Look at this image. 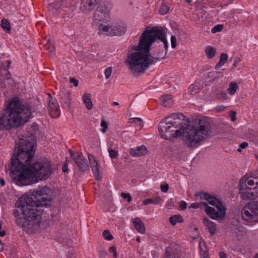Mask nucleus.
Wrapping results in <instances>:
<instances>
[{
  "mask_svg": "<svg viewBox=\"0 0 258 258\" xmlns=\"http://www.w3.org/2000/svg\"><path fill=\"white\" fill-rule=\"evenodd\" d=\"M189 120L180 113H174L160 121L158 130L161 137L166 140L184 136V142L191 149L199 146L212 133L207 118L199 117L192 121L189 128Z\"/></svg>",
  "mask_w": 258,
  "mask_h": 258,
  "instance_id": "f257e3e1",
  "label": "nucleus"
},
{
  "mask_svg": "<svg viewBox=\"0 0 258 258\" xmlns=\"http://www.w3.org/2000/svg\"><path fill=\"white\" fill-rule=\"evenodd\" d=\"M30 195L25 194L15 204L17 208L14 214L17 217V225L23 229L36 230L41 223L40 217L36 213L37 208L47 206L51 201V190L47 186L30 190Z\"/></svg>",
  "mask_w": 258,
  "mask_h": 258,
  "instance_id": "f03ea898",
  "label": "nucleus"
},
{
  "mask_svg": "<svg viewBox=\"0 0 258 258\" xmlns=\"http://www.w3.org/2000/svg\"><path fill=\"white\" fill-rule=\"evenodd\" d=\"M161 41L165 49L168 47L165 32L162 28L154 27L146 30L142 34L137 46H134L128 52V64H153L161 63L163 57H157L150 53V47L156 41Z\"/></svg>",
  "mask_w": 258,
  "mask_h": 258,
  "instance_id": "7ed1b4c3",
  "label": "nucleus"
},
{
  "mask_svg": "<svg viewBox=\"0 0 258 258\" xmlns=\"http://www.w3.org/2000/svg\"><path fill=\"white\" fill-rule=\"evenodd\" d=\"M26 162L15 167L10 173L12 181L18 186H26L48 178L52 173V168L48 162Z\"/></svg>",
  "mask_w": 258,
  "mask_h": 258,
  "instance_id": "20e7f679",
  "label": "nucleus"
},
{
  "mask_svg": "<svg viewBox=\"0 0 258 258\" xmlns=\"http://www.w3.org/2000/svg\"><path fill=\"white\" fill-rule=\"evenodd\" d=\"M32 117L30 105L14 98L9 103L6 113L0 117V130L21 126Z\"/></svg>",
  "mask_w": 258,
  "mask_h": 258,
  "instance_id": "39448f33",
  "label": "nucleus"
},
{
  "mask_svg": "<svg viewBox=\"0 0 258 258\" xmlns=\"http://www.w3.org/2000/svg\"><path fill=\"white\" fill-rule=\"evenodd\" d=\"M35 140L30 136H22L19 137L18 141L15 140L14 153L11 158L9 168L10 173L15 171V167H18V165H23L32 161L35 152Z\"/></svg>",
  "mask_w": 258,
  "mask_h": 258,
  "instance_id": "423d86ee",
  "label": "nucleus"
},
{
  "mask_svg": "<svg viewBox=\"0 0 258 258\" xmlns=\"http://www.w3.org/2000/svg\"><path fill=\"white\" fill-rule=\"evenodd\" d=\"M200 198L204 199L208 201L211 205L216 207H210L206 202H201V206L205 207V212L212 219L220 220L223 219L225 215L226 208L223 205L222 202L215 197L211 196L207 192L200 194Z\"/></svg>",
  "mask_w": 258,
  "mask_h": 258,
  "instance_id": "0eeeda50",
  "label": "nucleus"
},
{
  "mask_svg": "<svg viewBox=\"0 0 258 258\" xmlns=\"http://www.w3.org/2000/svg\"><path fill=\"white\" fill-rule=\"evenodd\" d=\"M112 7L111 2H105L103 5L96 8L93 14V20L94 24L97 26L99 31L100 25H106L110 21Z\"/></svg>",
  "mask_w": 258,
  "mask_h": 258,
  "instance_id": "6e6552de",
  "label": "nucleus"
},
{
  "mask_svg": "<svg viewBox=\"0 0 258 258\" xmlns=\"http://www.w3.org/2000/svg\"><path fill=\"white\" fill-rule=\"evenodd\" d=\"M126 31V26L122 22H114L110 26L108 24L99 26V32L108 36H121L125 34Z\"/></svg>",
  "mask_w": 258,
  "mask_h": 258,
  "instance_id": "1a4fd4ad",
  "label": "nucleus"
},
{
  "mask_svg": "<svg viewBox=\"0 0 258 258\" xmlns=\"http://www.w3.org/2000/svg\"><path fill=\"white\" fill-rule=\"evenodd\" d=\"M239 193L244 200H252L258 197V187L255 185L249 186L246 180L240 179L239 181Z\"/></svg>",
  "mask_w": 258,
  "mask_h": 258,
  "instance_id": "9d476101",
  "label": "nucleus"
},
{
  "mask_svg": "<svg viewBox=\"0 0 258 258\" xmlns=\"http://www.w3.org/2000/svg\"><path fill=\"white\" fill-rule=\"evenodd\" d=\"M241 217L246 221L258 222V202H250L241 211Z\"/></svg>",
  "mask_w": 258,
  "mask_h": 258,
  "instance_id": "9b49d317",
  "label": "nucleus"
},
{
  "mask_svg": "<svg viewBox=\"0 0 258 258\" xmlns=\"http://www.w3.org/2000/svg\"><path fill=\"white\" fill-rule=\"evenodd\" d=\"M73 160L81 171L85 172L89 170V167L87 160L84 157L82 153H78V156Z\"/></svg>",
  "mask_w": 258,
  "mask_h": 258,
  "instance_id": "f8f14e48",
  "label": "nucleus"
},
{
  "mask_svg": "<svg viewBox=\"0 0 258 258\" xmlns=\"http://www.w3.org/2000/svg\"><path fill=\"white\" fill-rule=\"evenodd\" d=\"M51 99L48 102V112L52 117L55 118L60 115L59 105L55 99H53L51 96L49 95Z\"/></svg>",
  "mask_w": 258,
  "mask_h": 258,
  "instance_id": "ddd939ff",
  "label": "nucleus"
},
{
  "mask_svg": "<svg viewBox=\"0 0 258 258\" xmlns=\"http://www.w3.org/2000/svg\"><path fill=\"white\" fill-rule=\"evenodd\" d=\"M100 2L96 0H82L80 9L84 13H88L92 11L96 6Z\"/></svg>",
  "mask_w": 258,
  "mask_h": 258,
  "instance_id": "4468645a",
  "label": "nucleus"
},
{
  "mask_svg": "<svg viewBox=\"0 0 258 258\" xmlns=\"http://www.w3.org/2000/svg\"><path fill=\"white\" fill-rule=\"evenodd\" d=\"M149 66H128L131 73L135 77L144 74L149 68Z\"/></svg>",
  "mask_w": 258,
  "mask_h": 258,
  "instance_id": "2eb2a0df",
  "label": "nucleus"
},
{
  "mask_svg": "<svg viewBox=\"0 0 258 258\" xmlns=\"http://www.w3.org/2000/svg\"><path fill=\"white\" fill-rule=\"evenodd\" d=\"M88 159L94 176L97 180H100L101 178L99 177L98 163L96 159L93 155L90 154H88Z\"/></svg>",
  "mask_w": 258,
  "mask_h": 258,
  "instance_id": "dca6fc26",
  "label": "nucleus"
},
{
  "mask_svg": "<svg viewBox=\"0 0 258 258\" xmlns=\"http://www.w3.org/2000/svg\"><path fill=\"white\" fill-rule=\"evenodd\" d=\"M147 149L145 146L137 147L135 149L132 148L130 153L132 156L139 157L144 156L147 154Z\"/></svg>",
  "mask_w": 258,
  "mask_h": 258,
  "instance_id": "f3484780",
  "label": "nucleus"
},
{
  "mask_svg": "<svg viewBox=\"0 0 258 258\" xmlns=\"http://www.w3.org/2000/svg\"><path fill=\"white\" fill-rule=\"evenodd\" d=\"M135 228L140 233L143 234L145 232L146 228L144 223L139 217H136L133 220Z\"/></svg>",
  "mask_w": 258,
  "mask_h": 258,
  "instance_id": "a211bd4d",
  "label": "nucleus"
},
{
  "mask_svg": "<svg viewBox=\"0 0 258 258\" xmlns=\"http://www.w3.org/2000/svg\"><path fill=\"white\" fill-rule=\"evenodd\" d=\"M159 99L161 104L165 107H169L173 104V99L170 95L164 94L161 96Z\"/></svg>",
  "mask_w": 258,
  "mask_h": 258,
  "instance_id": "6ab92c4d",
  "label": "nucleus"
},
{
  "mask_svg": "<svg viewBox=\"0 0 258 258\" xmlns=\"http://www.w3.org/2000/svg\"><path fill=\"white\" fill-rule=\"evenodd\" d=\"M83 103L86 107L90 110L93 108V103L91 99V94L85 93L83 96Z\"/></svg>",
  "mask_w": 258,
  "mask_h": 258,
  "instance_id": "aec40b11",
  "label": "nucleus"
},
{
  "mask_svg": "<svg viewBox=\"0 0 258 258\" xmlns=\"http://www.w3.org/2000/svg\"><path fill=\"white\" fill-rule=\"evenodd\" d=\"M251 177L252 179L247 180V184L249 186H254L255 185L258 187V169L252 173Z\"/></svg>",
  "mask_w": 258,
  "mask_h": 258,
  "instance_id": "412c9836",
  "label": "nucleus"
},
{
  "mask_svg": "<svg viewBox=\"0 0 258 258\" xmlns=\"http://www.w3.org/2000/svg\"><path fill=\"white\" fill-rule=\"evenodd\" d=\"M183 221L182 216L180 215H175L169 218V222L172 225H175L178 223H181Z\"/></svg>",
  "mask_w": 258,
  "mask_h": 258,
  "instance_id": "4be33fe9",
  "label": "nucleus"
},
{
  "mask_svg": "<svg viewBox=\"0 0 258 258\" xmlns=\"http://www.w3.org/2000/svg\"><path fill=\"white\" fill-rule=\"evenodd\" d=\"M48 6L55 9L59 8L63 2V0H48Z\"/></svg>",
  "mask_w": 258,
  "mask_h": 258,
  "instance_id": "5701e85b",
  "label": "nucleus"
},
{
  "mask_svg": "<svg viewBox=\"0 0 258 258\" xmlns=\"http://www.w3.org/2000/svg\"><path fill=\"white\" fill-rule=\"evenodd\" d=\"M160 200L161 198L159 197H157L154 199H146L144 200L143 203L144 205H146L149 204L156 205L160 202Z\"/></svg>",
  "mask_w": 258,
  "mask_h": 258,
  "instance_id": "b1692460",
  "label": "nucleus"
},
{
  "mask_svg": "<svg viewBox=\"0 0 258 258\" xmlns=\"http://www.w3.org/2000/svg\"><path fill=\"white\" fill-rule=\"evenodd\" d=\"M205 52L207 57L208 58H211L215 55L216 50L214 47L209 46L206 49Z\"/></svg>",
  "mask_w": 258,
  "mask_h": 258,
  "instance_id": "393cba45",
  "label": "nucleus"
},
{
  "mask_svg": "<svg viewBox=\"0 0 258 258\" xmlns=\"http://www.w3.org/2000/svg\"><path fill=\"white\" fill-rule=\"evenodd\" d=\"M1 27L7 32H10L11 31V25L10 22L6 19H3L1 21Z\"/></svg>",
  "mask_w": 258,
  "mask_h": 258,
  "instance_id": "a878e982",
  "label": "nucleus"
},
{
  "mask_svg": "<svg viewBox=\"0 0 258 258\" xmlns=\"http://www.w3.org/2000/svg\"><path fill=\"white\" fill-rule=\"evenodd\" d=\"M238 89V85L236 82H231L229 87L228 88V93L231 95H233Z\"/></svg>",
  "mask_w": 258,
  "mask_h": 258,
  "instance_id": "bb28decb",
  "label": "nucleus"
},
{
  "mask_svg": "<svg viewBox=\"0 0 258 258\" xmlns=\"http://www.w3.org/2000/svg\"><path fill=\"white\" fill-rule=\"evenodd\" d=\"M207 227L208 228L211 236H214L216 233V229L214 222L209 223Z\"/></svg>",
  "mask_w": 258,
  "mask_h": 258,
  "instance_id": "cd10ccee",
  "label": "nucleus"
},
{
  "mask_svg": "<svg viewBox=\"0 0 258 258\" xmlns=\"http://www.w3.org/2000/svg\"><path fill=\"white\" fill-rule=\"evenodd\" d=\"M60 95L61 99H63L64 98V102L65 104H68V106L69 107L70 104V102L71 100V97L70 96L69 93H68L67 94H66L65 93L62 92Z\"/></svg>",
  "mask_w": 258,
  "mask_h": 258,
  "instance_id": "c85d7f7f",
  "label": "nucleus"
},
{
  "mask_svg": "<svg viewBox=\"0 0 258 258\" xmlns=\"http://www.w3.org/2000/svg\"><path fill=\"white\" fill-rule=\"evenodd\" d=\"M241 61V56L239 55H233L229 59V61L232 64H237Z\"/></svg>",
  "mask_w": 258,
  "mask_h": 258,
  "instance_id": "c756f323",
  "label": "nucleus"
},
{
  "mask_svg": "<svg viewBox=\"0 0 258 258\" xmlns=\"http://www.w3.org/2000/svg\"><path fill=\"white\" fill-rule=\"evenodd\" d=\"M228 58V56L226 53H222L220 56V61L217 63V64H224L225 63Z\"/></svg>",
  "mask_w": 258,
  "mask_h": 258,
  "instance_id": "7c9ffc66",
  "label": "nucleus"
},
{
  "mask_svg": "<svg viewBox=\"0 0 258 258\" xmlns=\"http://www.w3.org/2000/svg\"><path fill=\"white\" fill-rule=\"evenodd\" d=\"M164 258H176L172 253V248L170 246L166 248Z\"/></svg>",
  "mask_w": 258,
  "mask_h": 258,
  "instance_id": "2f4dec72",
  "label": "nucleus"
},
{
  "mask_svg": "<svg viewBox=\"0 0 258 258\" xmlns=\"http://www.w3.org/2000/svg\"><path fill=\"white\" fill-rule=\"evenodd\" d=\"M103 235L104 238L107 240H111L113 239V237L112 234H111L109 230H105L103 232Z\"/></svg>",
  "mask_w": 258,
  "mask_h": 258,
  "instance_id": "473e14b6",
  "label": "nucleus"
},
{
  "mask_svg": "<svg viewBox=\"0 0 258 258\" xmlns=\"http://www.w3.org/2000/svg\"><path fill=\"white\" fill-rule=\"evenodd\" d=\"M223 28V25H220V24L216 25L212 29L211 32L212 33L220 32L222 30Z\"/></svg>",
  "mask_w": 258,
  "mask_h": 258,
  "instance_id": "72a5a7b5",
  "label": "nucleus"
},
{
  "mask_svg": "<svg viewBox=\"0 0 258 258\" xmlns=\"http://www.w3.org/2000/svg\"><path fill=\"white\" fill-rule=\"evenodd\" d=\"M169 7L165 4H162L159 10V13L161 15L166 14L169 11Z\"/></svg>",
  "mask_w": 258,
  "mask_h": 258,
  "instance_id": "f704fd0d",
  "label": "nucleus"
},
{
  "mask_svg": "<svg viewBox=\"0 0 258 258\" xmlns=\"http://www.w3.org/2000/svg\"><path fill=\"white\" fill-rule=\"evenodd\" d=\"M232 228H233L234 230H238L240 223L237 219H233L231 221Z\"/></svg>",
  "mask_w": 258,
  "mask_h": 258,
  "instance_id": "c9c22d12",
  "label": "nucleus"
},
{
  "mask_svg": "<svg viewBox=\"0 0 258 258\" xmlns=\"http://www.w3.org/2000/svg\"><path fill=\"white\" fill-rule=\"evenodd\" d=\"M47 47V50L48 51L49 54L51 56H53L55 55V47L53 45L49 44Z\"/></svg>",
  "mask_w": 258,
  "mask_h": 258,
  "instance_id": "e433bc0d",
  "label": "nucleus"
},
{
  "mask_svg": "<svg viewBox=\"0 0 258 258\" xmlns=\"http://www.w3.org/2000/svg\"><path fill=\"white\" fill-rule=\"evenodd\" d=\"M108 152H109V156L111 159H115L117 157V156H118L117 151L110 149L109 150Z\"/></svg>",
  "mask_w": 258,
  "mask_h": 258,
  "instance_id": "4c0bfd02",
  "label": "nucleus"
},
{
  "mask_svg": "<svg viewBox=\"0 0 258 258\" xmlns=\"http://www.w3.org/2000/svg\"><path fill=\"white\" fill-rule=\"evenodd\" d=\"M100 125L102 127V133H105L106 132V130L108 128L107 123L104 119H102Z\"/></svg>",
  "mask_w": 258,
  "mask_h": 258,
  "instance_id": "58836bf2",
  "label": "nucleus"
},
{
  "mask_svg": "<svg viewBox=\"0 0 258 258\" xmlns=\"http://www.w3.org/2000/svg\"><path fill=\"white\" fill-rule=\"evenodd\" d=\"M112 71V67H108L105 70L104 74H105L106 79H108L110 77V76L111 74Z\"/></svg>",
  "mask_w": 258,
  "mask_h": 258,
  "instance_id": "ea45409f",
  "label": "nucleus"
},
{
  "mask_svg": "<svg viewBox=\"0 0 258 258\" xmlns=\"http://www.w3.org/2000/svg\"><path fill=\"white\" fill-rule=\"evenodd\" d=\"M120 196L124 199H127L128 202H130L132 201V197L130 194L121 192Z\"/></svg>",
  "mask_w": 258,
  "mask_h": 258,
  "instance_id": "a19ab883",
  "label": "nucleus"
},
{
  "mask_svg": "<svg viewBox=\"0 0 258 258\" xmlns=\"http://www.w3.org/2000/svg\"><path fill=\"white\" fill-rule=\"evenodd\" d=\"M236 112L235 111L232 110L230 111L229 116L232 121H235L236 120Z\"/></svg>",
  "mask_w": 258,
  "mask_h": 258,
  "instance_id": "79ce46f5",
  "label": "nucleus"
},
{
  "mask_svg": "<svg viewBox=\"0 0 258 258\" xmlns=\"http://www.w3.org/2000/svg\"><path fill=\"white\" fill-rule=\"evenodd\" d=\"M160 188L162 191L166 192L169 189V185L167 183L161 184Z\"/></svg>",
  "mask_w": 258,
  "mask_h": 258,
  "instance_id": "37998d69",
  "label": "nucleus"
},
{
  "mask_svg": "<svg viewBox=\"0 0 258 258\" xmlns=\"http://www.w3.org/2000/svg\"><path fill=\"white\" fill-rule=\"evenodd\" d=\"M130 120L132 122H136L139 125H142V119L140 118H131Z\"/></svg>",
  "mask_w": 258,
  "mask_h": 258,
  "instance_id": "c03bdc74",
  "label": "nucleus"
},
{
  "mask_svg": "<svg viewBox=\"0 0 258 258\" xmlns=\"http://www.w3.org/2000/svg\"><path fill=\"white\" fill-rule=\"evenodd\" d=\"M69 81L71 83H73L75 87H78L79 85V81L75 78H70Z\"/></svg>",
  "mask_w": 258,
  "mask_h": 258,
  "instance_id": "a18cd8bd",
  "label": "nucleus"
},
{
  "mask_svg": "<svg viewBox=\"0 0 258 258\" xmlns=\"http://www.w3.org/2000/svg\"><path fill=\"white\" fill-rule=\"evenodd\" d=\"M248 146V143L247 142H243L239 145L240 148L237 149V151L240 152L241 151V149H244Z\"/></svg>",
  "mask_w": 258,
  "mask_h": 258,
  "instance_id": "49530a36",
  "label": "nucleus"
},
{
  "mask_svg": "<svg viewBox=\"0 0 258 258\" xmlns=\"http://www.w3.org/2000/svg\"><path fill=\"white\" fill-rule=\"evenodd\" d=\"M187 207L186 203L184 201H181L179 205V208L181 210H184L186 209Z\"/></svg>",
  "mask_w": 258,
  "mask_h": 258,
  "instance_id": "de8ad7c7",
  "label": "nucleus"
},
{
  "mask_svg": "<svg viewBox=\"0 0 258 258\" xmlns=\"http://www.w3.org/2000/svg\"><path fill=\"white\" fill-rule=\"evenodd\" d=\"M176 41V38L175 36H171V47L173 48H175L176 46V44H175Z\"/></svg>",
  "mask_w": 258,
  "mask_h": 258,
  "instance_id": "09e8293b",
  "label": "nucleus"
},
{
  "mask_svg": "<svg viewBox=\"0 0 258 258\" xmlns=\"http://www.w3.org/2000/svg\"><path fill=\"white\" fill-rule=\"evenodd\" d=\"M201 207V204L199 203H195L191 204L189 208H194V209H197Z\"/></svg>",
  "mask_w": 258,
  "mask_h": 258,
  "instance_id": "8fccbe9b",
  "label": "nucleus"
},
{
  "mask_svg": "<svg viewBox=\"0 0 258 258\" xmlns=\"http://www.w3.org/2000/svg\"><path fill=\"white\" fill-rule=\"evenodd\" d=\"M68 160L67 159H66V163L64 164V165H63L62 166V171L63 172L66 173V172H68V171H69V169H68Z\"/></svg>",
  "mask_w": 258,
  "mask_h": 258,
  "instance_id": "3c124183",
  "label": "nucleus"
},
{
  "mask_svg": "<svg viewBox=\"0 0 258 258\" xmlns=\"http://www.w3.org/2000/svg\"><path fill=\"white\" fill-rule=\"evenodd\" d=\"M69 152L71 154V156L72 158L73 159V160H74L75 159V158H76V156H78V153L74 152L71 149L69 150Z\"/></svg>",
  "mask_w": 258,
  "mask_h": 258,
  "instance_id": "603ef678",
  "label": "nucleus"
},
{
  "mask_svg": "<svg viewBox=\"0 0 258 258\" xmlns=\"http://www.w3.org/2000/svg\"><path fill=\"white\" fill-rule=\"evenodd\" d=\"M196 86L195 85H191L189 87V93L190 94L192 95L195 92Z\"/></svg>",
  "mask_w": 258,
  "mask_h": 258,
  "instance_id": "864d4df0",
  "label": "nucleus"
},
{
  "mask_svg": "<svg viewBox=\"0 0 258 258\" xmlns=\"http://www.w3.org/2000/svg\"><path fill=\"white\" fill-rule=\"evenodd\" d=\"M108 250L109 252L114 253H115V251H116V248L114 246H112L109 248Z\"/></svg>",
  "mask_w": 258,
  "mask_h": 258,
  "instance_id": "5fc2aeb1",
  "label": "nucleus"
},
{
  "mask_svg": "<svg viewBox=\"0 0 258 258\" xmlns=\"http://www.w3.org/2000/svg\"><path fill=\"white\" fill-rule=\"evenodd\" d=\"M203 222L206 224V226H208L209 223H213V222L209 220L208 218H204L203 219Z\"/></svg>",
  "mask_w": 258,
  "mask_h": 258,
  "instance_id": "6e6d98bb",
  "label": "nucleus"
},
{
  "mask_svg": "<svg viewBox=\"0 0 258 258\" xmlns=\"http://www.w3.org/2000/svg\"><path fill=\"white\" fill-rule=\"evenodd\" d=\"M219 257L220 258H227V255L223 251H220L219 252Z\"/></svg>",
  "mask_w": 258,
  "mask_h": 258,
  "instance_id": "4d7b16f0",
  "label": "nucleus"
},
{
  "mask_svg": "<svg viewBox=\"0 0 258 258\" xmlns=\"http://www.w3.org/2000/svg\"><path fill=\"white\" fill-rule=\"evenodd\" d=\"M202 258H209L208 255V252L205 251L202 254Z\"/></svg>",
  "mask_w": 258,
  "mask_h": 258,
  "instance_id": "13d9d810",
  "label": "nucleus"
},
{
  "mask_svg": "<svg viewBox=\"0 0 258 258\" xmlns=\"http://www.w3.org/2000/svg\"><path fill=\"white\" fill-rule=\"evenodd\" d=\"M6 235V232L4 230L0 229V236L1 237H4Z\"/></svg>",
  "mask_w": 258,
  "mask_h": 258,
  "instance_id": "bf43d9fd",
  "label": "nucleus"
},
{
  "mask_svg": "<svg viewBox=\"0 0 258 258\" xmlns=\"http://www.w3.org/2000/svg\"><path fill=\"white\" fill-rule=\"evenodd\" d=\"M0 184L2 186H4L5 185V181L4 179H3V178L0 179Z\"/></svg>",
  "mask_w": 258,
  "mask_h": 258,
  "instance_id": "052dcab7",
  "label": "nucleus"
},
{
  "mask_svg": "<svg viewBox=\"0 0 258 258\" xmlns=\"http://www.w3.org/2000/svg\"><path fill=\"white\" fill-rule=\"evenodd\" d=\"M221 96L224 99H227V94L225 92H221Z\"/></svg>",
  "mask_w": 258,
  "mask_h": 258,
  "instance_id": "680f3d73",
  "label": "nucleus"
},
{
  "mask_svg": "<svg viewBox=\"0 0 258 258\" xmlns=\"http://www.w3.org/2000/svg\"><path fill=\"white\" fill-rule=\"evenodd\" d=\"M100 255L102 256V257H104L106 255V252L105 251H101L100 252Z\"/></svg>",
  "mask_w": 258,
  "mask_h": 258,
  "instance_id": "e2e57ef3",
  "label": "nucleus"
},
{
  "mask_svg": "<svg viewBox=\"0 0 258 258\" xmlns=\"http://www.w3.org/2000/svg\"><path fill=\"white\" fill-rule=\"evenodd\" d=\"M4 249L3 244L2 241L0 240V252L2 251Z\"/></svg>",
  "mask_w": 258,
  "mask_h": 258,
  "instance_id": "0e129e2a",
  "label": "nucleus"
},
{
  "mask_svg": "<svg viewBox=\"0 0 258 258\" xmlns=\"http://www.w3.org/2000/svg\"><path fill=\"white\" fill-rule=\"evenodd\" d=\"M219 73L216 72V73L214 74L212 76V77H213L214 78H217V77H219Z\"/></svg>",
  "mask_w": 258,
  "mask_h": 258,
  "instance_id": "69168bd1",
  "label": "nucleus"
},
{
  "mask_svg": "<svg viewBox=\"0 0 258 258\" xmlns=\"http://www.w3.org/2000/svg\"><path fill=\"white\" fill-rule=\"evenodd\" d=\"M222 66H215V69L216 70H219L221 68Z\"/></svg>",
  "mask_w": 258,
  "mask_h": 258,
  "instance_id": "338daca9",
  "label": "nucleus"
},
{
  "mask_svg": "<svg viewBox=\"0 0 258 258\" xmlns=\"http://www.w3.org/2000/svg\"><path fill=\"white\" fill-rule=\"evenodd\" d=\"M253 258H258V253H256Z\"/></svg>",
  "mask_w": 258,
  "mask_h": 258,
  "instance_id": "774afa93",
  "label": "nucleus"
}]
</instances>
